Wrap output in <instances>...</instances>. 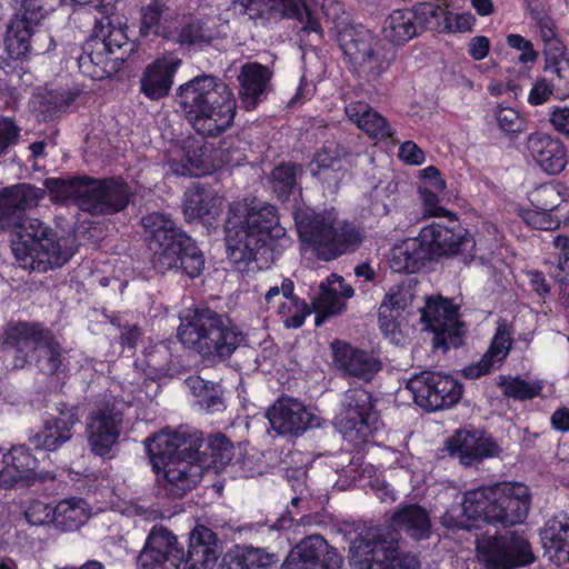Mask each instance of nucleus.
Masks as SVG:
<instances>
[{
	"mask_svg": "<svg viewBox=\"0 0 569 569\" xmlns=\"http://www.w3.org/2000/svg\"><path fill=\"white\" fill-rule=\"evenodd\" d=\"M40 190L30 184H17L0 191V230L18 227L12 251L23 268L47 272L64 266L74 250L63 247L58 233L37 218L24 220L28 208L37 206Z\"/></svg>",
	"mask_w": 569,
	"mask_h": 569,
	"instance_id": "nucleus-1",
	"label": "nucleus"
},
{
	"mask_svg": "<svg viewBox=\"0 0 569 569\" xmlns=\"http://www.w3.org/2000/svg\"><path fill=\"white\" fill-rule=\"evenodd\" d=\"M177 103L196 132L217 138L231 128L237 113V100L230 87L220 78L201 73L180 84Z\"/></svg>",
	"mask_w": 569,
	"mask_h": 569,
	"instance_id": "nucleus-2",
	"label": "nucleus"
},
{
	"mask_svg": "<svg viewBox=\"0 0 569 569\" xmlns=\"http://www.w3.org/2000/svg\"><path fill=\"white\" fill-rule=\"evenodd\" d=\"M222 545L210 528L197 525L189 537L187 556L177 536L162 526H154L149 532L137 558L138 569H213Z\"/></svg>",
	"mask_w": 569,
	"mask_h": 569,
	"instance_id": "nucleus-3",
	"label": "nucleus"
},
{
	"mask_svg": "<svg viewBox=\"0 0 569 569\" xmlns=\"http://www.w3.org/2000/svg\"><path fill=\"white\" fill-rule=\"evenodd\" d=\"M141 224L156 270L161 273L176 270L191 279L202 273L206 263L203 252L169 214L150 212L142 217Z\"/></svg>",
	"mask_w": 569,
	"mask_h": 569,
	"instance_id": "nucleus-4",
	"label": "nucleus"
},
{
	"mask_svg": "<svg viewBox=\"0 0 569 569\" xmlns=\"http://www.w3.org/2000/svg\"><path fill=\"white\" fill-rule=\"evenodd\" d=\"M43 184L54 202L72 200L82 211L92 216L123 212L133 197L131 187L121 176L94 178L74 174L47 178Z\"/></svg>",
	"mask_w": 569,
	"mask_h": 569,
	"instance_id": "nucleus-5",
	"label": "nucleus"
},
{
	"mask_svg": "<svg viewBox=\"0 0 569 569\" xmlns=\"http://www.w3.org/2000/svg\"><path fill=\"white\" fill-rule=\"evenodd\" d=\"M453 223V227H447L433 222L422 228L417 238L395 246L391 251L392 268L398 272L415 273L436 258L458 252L473 259V237L457 222Z\"/></svg>",
	"mask_w": 569,
	"mask_h": 569,
	"instance_id": "nucleus-6",
	"label": "nucleus"
},
{
	"mask_svg": "<svg viewBox=\"0 0 569 569\" xmlns=\"http://www.w3.org/2000/svg\"><path fill=\"white\" fill-rule=\"evenodd\" d=\"M530 505L529 488L523 483L509 482L467 491L462 511L471 519L510 527L527 518Z\"/></svg>",
	"mask_w": 569,
	"mask_h": 569,
	"instance_id": "nucleus-7",
	"label": "nucleus"
},
{
	"mask_svg": "<svg viewBox=\"0 0 569 569\" xmlns=\"http://www.w3.org/2000/svg\"><path fill=\"white\" fill-rule=\"evenodd\" d=\"M296 223L301 241L310 244L325 261L357 251L366 237L362 228L347 220L339 221L331 212L307 209L296 214Z\"/></svg>",
	"mask_w": 569,
	"mask_h": 569,
	"instance_id": "nucleus-8",
	"label": "nucleus"
},
{
	"mask_svg": "<svg viewBox=\"0 0 569 569\" xmlns=\"http://www.w3.org/2000/svg\"><path fill=\"white\" fill-rule=\"evenodd\" d=\"M180 341L202 357H230L241 340V333L226 323L223 316L210 308H196L182 320Z\"/></svg>",
	"mask_w": 569,
	"mask_h": 569,
	"instance_id": "nucleus-9",
	"label": "nucleus"
},
{
	"mask_svg": "<svg viewBox=\"0 0 569 569\" xmlns=\"http://www.w3.org/2000/svg\"><path fill=\"white\" fill-rule=\"evenodd\" d=\"M153 468L162 470L161 490L169 498H182L192 490L201 479V471L187 458L186 448L174 442L167 435H153L144 441Z\"/></svg>",
	"mask_w": 569,
	"mask_h": 569,
	"instance_id": "nucleus-10",
	"label": "nucleus"
},
{
	"mask_svg": "<svg viewBox=\"0 0 569 569\" xmlns=\"http://www.w3.org/2000/svg\"><path fill=\"white\" fill-rule=\"evenodd\" d=\"M476 551L486 569H518L537 560L527 536L516 530L477 539Z\"/></svg>",
	"mask_w": 569,
	"mask_h": 569,
	"instance_id": "nucleus-11",
	"label": "nucleus"
},
{
	"mask_svg": "<svg viewBox=\"0 0 569 569\" xmlns=\"http://www.w3.org/2000/svg\"><path fill=\"white\" fill-rule=\"evenodd\" d=\"M379 425L372 395L360 387L347 390L336 422L342 437L353 446H360L370 441Z\"/></svg>",
	"mask_w": 569,
	"mask_h": 569,
	"instance_id": "nucleus-12",
	"label": "nucleus"
},
{
	"mask_svg": "<svg viewBox=\"0 0 569 569\" xmlns=\"http://www.w3.org/2000/svg\"><path fill=\"white\" fill-rule=\"evenodd\" d=\"M415 402L427 411H437L457 405L463 392L462 385L451 376L423 370L413 373L406 383Z\"/></svg>",
	"mask_w": 569,
	"mask_h": 569,
	"instance_id": "nucleus-13",
	"label": "nucleus"
},
{
	"mask_svg": "<svg viewBox=\"0 0 569 569\" xmlns=\"http://www.w3.org/2000/svg\"><path fill=\"white\" fill-rule=\"evenodd\" d=\"M397 547L395 531L388 527H370L351 540L348 559L355 569H386Z\"/></svg>",
	"mask_w": 569,
	"mask_h": 569,
	"instance_id": "nucleus-14",
	"label": "nucleus"
},
{
	"mask_svg": "<svg viewBox=\"0 0 569 569\" xmlns=\"http://www.w3.org/2000/svg\"><path fill=\"white\" fill-rule=\"evenodd\" d=\"M421 321L431 330L433 348L443 352L449 348L462 345L465 323L459 320V309L450 300L442 297H429L421 308Z\"/></svg>",
	"mask_w": 569,
	"mask_h": 569,
	"instance_id": "nucleus-15",
	"label": "nucleus"
},
{
	"mask_svg": "<svg viewBox=\"0 0 569 569\" xmlns=\"http://www.w3.org/2000/svg\"><path fill=\"white\" fill-rule=\"evenodd\" d=\"M124 44L126 34L121 30H110L102 38L96 36L87 43L91 50L80 56L79 67L93 79L111 78L127 60L124 52L118 54Z\"/></svg>",
	"mask_w": 569,
	"mask_h": 569,
	"instance_id": "nucleus-16",
	"label": "nucleus"
},
{
	"mask_svg": "<svg viewBox=\"0 0 569 569\" xmlns=\"http://www.w3.org/2000/svg\"><path fill=\"white\" fill-rule=\"evenodd\" d=\"M123 412L113 403L92 411L87 422V438L91 452L102 459H111L122 431Z\"/></svg>",
	"mask_w": 569,
	"mask_h": 569,
	"instance_id": "nucleus-17",
	"label": "nucleus"
},
{
	"mask_svg": "<svg viewBox=\"0 0 569 569\" xmlns=\"http://www.w3.org/2000/svg\"><path fill=\"white\" fill-rule=\"evenodd\" d=\"M49 329L43 322L27 320L10 321L3 327L0 348L13 353V368L22 369L30 362V353L37 351Z\"/></svg>",
	"mask_w": 569,
	"mask_h": 569,
	"instance_id": "nucleus-18",
	"label": "nucleus"
},
{
	"mask_svg": "<svg viewBox=\"0 0 569 569\" xmlns=\"http://www.w3.org/2000/svg\"><path fill=\"white\" fill-rule=\"evenodd\" d=\"M342 556L320 535L300 540L288 553L280 569H340Z\"/></svg>",
	"mask_w": 569,
	"mask_h": 569,
	"instance_id": "nucleus-19",
	"label": "nucleus"
},
{
	"mask_svg": "<svg viewBox=\"0 0 569 569\" xmlns=\"http://www.w3.org/2000/svg\"><path fill=\"white\" fill-rule=\"evenodd\" d=\"M226 246L233 268L241 273L249 271V199L229 206L226 223Z\"/></svg>",
	"mask_w": 569,
	"mask_h": 569,
	"instance_id": "nucleus-20",
	"label": "nucleus"
},
{
	"mask_svg": "<svg viewBox=\"0 0 569 569\" xmlns=\"http://www.w3.org/2000/svg\"><path fill=\"white\" fill-rule=\"evenodd\" d=\"M295 18L303 26L305 32H315L322 38V29L311 7L302 0H251V20H280Z\"/></svg>",
	"mask_w": 569,
	"mask_h": 569,
	"instance_id": "nucleus-21",
	"label": "nucleus"
},
{
	"mask_svg": "<svg viewBox=\"0 0 569 569\" xmlns=\"http://www.w3.org/2000/svg\"><path fill=\"white\" fill-rule=\"evenodd\" d=\"M57 411L58 416L47 419L42 429L30 438L36 449L57 451L71 440L73 428L80 421V405L60 401Z\"/></svg>",
	"mask_w": 569,
	"mask_h": 569,
	"instance_id": "nucleus-22",
	"label": "nucleus"
},
{
	"mask_svg": "<svg viewBox=\"0 0 569 569\" xmlns=\"http://www.w3.org/2000/svg\"><path fill=\"white\" fill-rule=\"evenodd\" d=\"M450 456L459 459L463 466H472L486 458L498 455L496 441L481 430L459 429L446 441Z\"/></svg>",
	"mask_w": 569,
	"mask_h": 569,
	"instance_id": "nucleus-23",
	"label": "nucleus"
},
{
	"mask_svg": "<svg viewBox=\"0 0 569 569\" xmlns=\"http://www.w3.org/2000/svg\"><path fill=\"white\" fill-rule=\"evenodd\" d=\"M182 61L173 54L154 59L140 78V92L151 101H159L170 94L173 79Z\"/></svg>",
	"mask_w": 569,
	"mask_h": 569,
	"instance_id": "nucleus-24",
	"label": "nucleus"
},
{
	"mask_svg": "<svg viewBox=\"0 0 569 569\" xmlns=\"http://www.w3.org/2000/svg\"><path fill=\"white\" fill-rule=\"evenodd\" d=\"M266 417L279 435L300 436L310 426L313 415L298 400L282 397L268 409Z\"/></svg>",
	"mask_w": 569,
	"mask_h": 569,
	"instance_id": "nucleus-25",
	"label": "nucleus"
},
{
	"mask_svg": "<svg viewBox=\"0 0 569 569\" xmlns=\"http://www.w3.org/2000/svg\"><path fill=\"white\" fill-rule=\"evenodd\" d=\"M333 362L345 375L369 382L382 369L381 360L373 353L339 341L332 343Z\"/></svg>",
	"mask_w": 569,
	"mask_h": 569,
	"instance_id": "nucleus-26",
	"label": "nucleus"
},
{
	"mask_svg": "<svg viewBox=\"0 0 569 569\" xmlns=\"http://www.w3.org/2000/svg\"><path fill=\"white\" fill-rule=\"evenodd\" d=\"M181 445L186 448L187 458L191 459L200 471L222 470L232 458L233 446L230 439L220 432L211 435L197 447L191 445L187 447L186 442Z\"/></svg>",
	"mask_w": 569,
	"mask_h": 569,
	"instance_id": "nucleus-27",
	"label": "nucleus"
},
{
	"mask_svg": "<svg viewBox=\"0 0 569 569\" xmlns=\"http://www.w3.org/2000/svg\"><path fill=\"white\" fill-rule=\"evenodd\" d=\"M353 293L352 287L346 283L341 276L331 273L320 283L319 293L312 301L317 310L315 325L320 327L329 316L341 313L346 309V303L340 298L348 299Z\"/></svg>",
	"mask_w": 569,
	"mask_h": 569,
	"instance_id": "nucleus-28",
	"label": "nucleus"
},
{
	"mask_svg": "<svg viewBox=\"0 0 569 569\" xmlns=\"http://www.w3.org/2000/svg\"><path fill=\"white\" fill-rule=\"evenodd\" d=\"M223 197L210 184L192 183L183 194L182 210L187 220L209 221L221 212Z\"/></svg>",
	"mask_w": 569,
	"mask_h": 569,
	"instance_id": "nucleus-29",
	"label": "nucleus"
},
{
	"mask_svg": "<svg viewBox=\"0 0 569 569\" xmlns=\"http://www.w3.org/2000/svg\"><path fill=\"white\" fill-rule=\"evenodd\" d=\"M214 39L217 34L208 22L192 14L183 16L178 26L164 33V40L187 49L202 50L211 46Z\"/></svg>",
	"mask_w": 569,
	"mask_h": 569,
	"instance_id": "nucleus-30",
	"label": "nucleus"
},
{
	"mask_svg": "<svg viewBox=\"0 0 569 569\" xmlns=\"http://www.w3.org/2000/svg\"><path fill=\"white\" fill-rule=\"evenodd\" d=\"M390 530L397 533L405 532L409 538L421 541L431 536L432 523L428 510L417 503L400 506L390 518Z\"/></svg>",
	"mask_w": 569,
	"mask_h": 569,
	"instance_id": "nucleus-31",
	"label": "nucleus"
},
{
	"mask_svg": "<svg viewBox=\"0 0 569 569\" xmlns=\"http://www.w3.org/2000/svg\"><path fill=\"white\" fill-rule=\"evenodd\" d=\"M37 351V365L40 371L63 385L70 375V361L66 349H63L52 329H49Z\"/></svg>",
	"mask_w": 569,
	"mask_h": 569,
	"instance_id": "nucleus-32",
	"label": "nucleus"
},
{
	"mask_svg": "<svg viewBox=\"0 0 569 569\" xmlns=\"http://www.w3.org/2000/svg\"><path fill=\"white\" fill-rule=\"evenodd\" d=\"M527 148L537 163L549 174L560 173L565 169L566 149L559 139L535 132L529 136Z\"/></svg>",
	"mask_w": 569,
	"mask_h": 569,
	"instance_id": "nucleus-33",
	"label": "nucleus"
},
{
	"mask_svg": "<svg viewBox=\"0 0 569 569\" xmlns=\"http://www.w3.org/2000/svg\"><path fill=\"white\" fill-rule=\"evenodd\" d=\"M511 336L512 331L510 326L505 321L499 322L488 351L482 356L479 362L466 367L462 370L463 376L469 379H477L489 373L495 368L496 363H501L510 351L512 345Z\"/></svg>",
	"mask_w": 569,
	"mask_h": 569,
	"instance_id": "nucleus-34",
	"label": "nucleus"
},
{
	"mask_svg": "<svg viewBox=\"0 0 569 569\" xmlns=\"http://www.w3.org/2000/svg\"><path fill=\"white\" fill-rule=\"evenodd\" d=\"M169 166L174 174L182 177H202L212 169L204 144L193 138L183 140L180 159H171Z\"/></svg>",
	"mask_w": 569,
	"mask_h": 569,
	"instance_id": "nucleus-35",
	"label": "nucleus"
},
{
	"mask_svg": "<svg viewBox=\"0 0 569 569\" xmlns=\"http://www.w3.org/2000/svg\"><path fill=\"white\" fill-rule=\"evenodd\" d=\"M80 94L81 91L78 89L46 87L33 96L34 110L43 121H53L67 113Z\"/></svg>",
	"mask_w": 569,
	"mask_h": 569,
	"instance_id": "nucleus-36",
	"label": "nucleus"
},
{
	"mask_svg": "<svg viewBox=\"0 0 569 569\" xmlns=\"http://www.w3.org/2000/svg\"><path fill=\"white\" fill-rule=\"evenodd\" d=\"M345 112L350 121L371 138L387 139L392 136L387 119L365 101H351Z\"/></svg>",
	"mask_w": 569,
	"mask_h": 569,
	"instance_id": "nucleus-37",
	"label": "nucleus"
},
{
	"mask_svg": "<svg viewBox=\"0 0 569 569\" xmlns=\"http://www.w3.org/2000/svg\"><path fill=\"white\" fill-rule=\"evenodd\" d=\"M396 60V49L378 40L370 52L358 61L353 68L358 76L367 81L378 80Z\"/></svg>",
	"mask_w": 569,
	"mask_h": 569,
	"instance_id": "nucleus-38",
	"label": "nucleus"
},
{
	"mask_svg": "<svg viewBox=\"0 0 569 569\" xmlns=\"http://www.w3.org/2000/svg\"><path fill=\"white\" fill-rule=\"evenodd\" d=\"M51 516L54 526L62 531L78 530L87 522V502L82 498L71 497L60 500L54 508L50 509L46 518Z\"/></svg>",
	"mask_w": 569,
	"mask_h": 569,
	"instance_id": "nucleus-39",
	"label": "nucleus"
},
{
	"mask_svg": "<svg viewBox=\"0 0 569 569\" xmlns=\"http://www.w3.org/2000/svg\"><path fill=\"white\" fill-rule=\"evenodd\" d=\"M377 41L362 26H349L338 33L339 47L352 66L366 57Z\"/></svg>",
	"mask_w": 569,
	"mask_h": 569,
	"instance_id": "nucleus-40",
	"label": "nucleus"
},
{
	"mask_svg": "<svg viewBox=\"0 0 569 569\" xmlns=\"http://www.w3.org/2000/svg\"><path fill=\"white\" fill-rule=\"evenodd\" d=\"M382 32L389 42L402 46L420 34L416 16L410 9L392 11L385 21Z\"/></svg>",
	"mask_w": 569,
	"mask_h": 569,
	"instance_id": "nucleus-41",
	"label": "nucleus"
},
{
	"mask_svg": "<svg viewBox=\"0 0 569 569\" xmlns=\"http://www.w3.org/2000/svg\"><path fill=\"white\" fill-rule=\"evenodd\" d=\"M286 233L279 223V217L274 206L257 203L251 200V238L264 237L279 239Z\"/></svg>",
	"mask_w": 569,
	"mask_h": 569,
	"instance_id": "nucleus-42",
	"label": "nucleus"
},
{
	"mask_svg": "<svg viewBox=\"0 0 569 569\" xmlns=\"http://www.w3.org/2000/svg\"><path fill=\"white\" fill-rule=\"evenodd\" d=\"M528 11L532 20H535L539 34L545 43L543 53L545 57L548 53H552L556 49L559 51L566 50L561 43L555 20L548 14V12L537 1H528Z\"/></svg>",
	"mask_w": 569,
	"mask_h": 569,
	"instance_id": "nucleus-43",
	"label": "nucleus"
},
{
	"mask_svg": "<svg viewBox=\"0 0 569 569\" xmlns=\"http://www.w3.org/2000/svg\"><path fill=\"white\" fill-rule=\"evenodd\" d=\"M189 386L198 398V403L208 413L219 412L226 409L223 391L219 383H213L201 377L190 378Z\"/></svg>",
	"mask_w": 569,
	"mask_h": 569,
	"instance_id": "nucleus-44",
	"label": "nucleus"
},
{
	"mask_svg": "<svg viewBox=\"0 0 569 569\" xmlns=\"http://www.w3.org/2000/svg\"><path fill=\"white\" fill-rule=\"evenodd\" d=\"M33 32L31 28L23 24V21L10 20L4 34V47L11 59L18 60L27 57L31 50Z\"/></svg>",
	"mask_w": 569,
	"mask_h": 569,
	"instance_id": "nucleus-45",
	"label": "nucleus"
},
{
	"mask_svg": "<svg viewBox=\"0 0 569 569\" xmlns=\"http://www.w3.org/2000/svg\"><path fill=\"white\" fill-rule=\"evenodd\" d=\"M293 282L290 279H283L280 290L284 298L288 299V302L282 303L279 307V315L284 316L286 310L289 312L291 309H295V315L287 317L283 321V326L288 329H297L300 328L307 316L311 313V310L308 303L297 296L293 295Z\"/></svg>",
	"mask_w": 569,
	"mask_h": 569,
	"instance_id": "nucleus-46",
	"label": "nucleus"
},
{
	"mask_svg": "<svg viewBox=\"0 0 569 569\" xmlns=\"http://www.w3.org/2000/svg\"><path fill=\"white\" fill-rule=\"evenodd\" d=\"M550 52L545 57V71L550 73L552 88L561 98L569 97V58L566 50Z\"/></svg>",
	"mask_w": 569,
	"mask_h": 569,
	"instance_id": "nucleus-47",
	"label": "nucleus"
},
{
	"mask_svg": "<svg viewBox=\"0 0 569 569\" xmlns=\"http://www.w3.org/2000/svg\"><path fill=\"white\" fill-rule=\"evenodd\" d=\"M166 9L163 0H151L147 6L141 8V20L139 33L147 38L150 36L164 39V33L170 31V27L160 22L162 13Z\"/></svg>",
	"mask_w": 569,
	"mask_h": 569,
	"instance_id": "nucleus-48",
	"label": "nucleus"
},
{
	"mask_svg": "<svg viewBox=\"0 0 569 569\" xmlns=\"http://www.w3.org/2000/svg\"><path fill=\"white\" fill-rule=\"evenodd\" d=\"M302 172V166L293 162H282L271 171L272 189L279 199H288L297 187V178Z\"/></svg>",
	"mask_w": 569,
	"mask_h": 569,
	"instance_id": "nucleus-49",
	"label": "nucleus"
},
{
	"mask_svg": "<svg viewBox=\"0 0 569 569\" xmlns=\"http://www.w3.org/2000/svg\"><path fill=\"white\" fill-rule=\"evenodd\" d=\"M2 463H10L24 479H32L37 475L40 461L26 445H16L2 455Z\"/></svg>",
	"mask_w": 569,
	"mask_h": 569,
	"instance_id": "nucleus-50",
	"label": "nucleus"
},
{
	"mask_svg": "<svg viewBox=\"0 0 569 569\" xmlns=\"http://www.w3.org/2000/svg\"><path fill=\"white\" fill-rule=\"evenodd\" d=\"M416 16L420 33L425 30H438L445 26L447 9L437 2H421L410 9Z\"/></svg>",
	"mask_w": 569,
	"mask_h": 569,
	"instance_id": "nucleus-51",
	"label": "nucleus"
},
{
	"mask_svg": "<svg viewBox=\"0 0 569 569\" xmlns=\"http://www.w3.org/2000/svg\"><path fill=\"white\" fill-rule=\"evenodd\" d=\"M272 77L273 70L270 67L251 61V109L272 91Z\"/></svg>",
	"mask_w": 569,
	"mask_h": 569,
	"instance_id": "nucleus-52",
	"label": "nucleus"
},
{
	"mask_svg": "<svg viewBox=\"0 0 569 569\" xmlns=\"http://www.w3.org/2000/svg\"><path fill=\"white\" fill-rule=\"evenodd\" d=\"M498 386L503 389V395L515 400H530L541 393L542 386L539 382L530 383L520 377H500Z\"/></svg>",
	"mask_w": 569,
	"mask_h": 569,
	"instance_id": "nucleus-53",
	"label": "nucleus"
},
{
	"mask_svg": "<svg viewBox=\"0 0 569 569\" xmlns=\"http://www.w3.org/2000/svg\"><path fill=\"white\" fill-rule=\"evenodd\" d=\"M417 282L413 280L402 281L389 289L382 302L400 312L413 302Z\"/></svg>",
	"mask_w": 569,
	"mask_h": 569,
	"instance_id": "nucleus-54",
	"label": "nucleus"
},
{
	"mask_svg": "<svg viewBox=\"0 0 569 569\" xmlns=\"http://www.w3.org/2000/svg\"><path fill=\"white\" fill-rule=\"evenodd\" d=\"M531 204L539 210L551 212L561 202L560 192L550 183H545L530 193Z\"/></svg>",
	"mask_w": 569,
	"mask_h": 569,
	"instance_id": "nucleus-55",
	"label": "nucleus"
},
{
	"mask_svg": "<svg viewBox=\"0 0 569 569\" xmlns=\"http://www.w3.org/2000/svg\"><path fill=\"white\" fill-rule=\"evenodd\" d=\"M221 150L228 164L242 166L247 161L249 141L241 139L239 136L229 137L222 140Z\"/></svg>",
	"mask_w": 569,
	"mask_h": 569,
	"instance_id": "nucleus-56",
	"label": "nucleus"
},
{
	"mask_svg": "<svg viewBox=\"0 0 569 569\" xmlns=\"http://www.w3.org/2000/svg\"><path fill=\"white\" fill-rule=\"evenodd\" d=\"M543 538L551 541L557 551H563L569 539V522H562L558 519H551L546 523ZM569 561V547L567 550Z\"/></svg>",
	"mask_w": 569,
	"mask_h": 569,
	"instance_id": "nucleus-57",
	"label": "nucleus"
},
{
	"mask_svg": "<svg viewBox=\"0 0 569 569\" xmlns=\"http://www.w3.org/2000/svg\"><path fill=\"white\" fill-rule=\"evenodd\" d=\"M254 247L251 248V262H254L258 270L270 268L274 261L273 241L274 239L257 237Z\"/></svg>",
	"mask_w": 569,
	"mask_h": 569,
	"instance_id": "nucleus-58",
	"label": "nucleus"
},
{
	"mask_svg": "<svg viewBox=\"0 0 569 569\" xmlns=\"http://www.w3.org/2000/svg\"><path fill=\"white\" fill-rule=\"evenodd\" d=\"M493 117L499 129L506 133H518L523 129L519 112L512 108L498 106L493 111Z\"/></svg>",
	"mask_w": 569,
	"mask_h": 569,
	"instance_id": "nucleus-59",
	"label": "nucleus"
},
{
	"mask_svg": "<svg viewBox=\"0 0 569 569\" xmlns=\"http://www.w3.org/2000/svg\"><path fill=\"white\" fill-rule=\"evenodd\" d=\"M520 216L528 226L538 230H555L560 226V220L552 217L549 211L535 208L522 210Z\"/></svg>",
	"mask_w": 569,
	"mask_h": 569,
	"instance_id": "nucleus-60",
	"label": "nucleus"
},
{
	"mask_svg": "<svg viewBox=\"0 0 569 569\" xmlns=\"http://www.w3.org/2000/svg\"><path fill=\"white\" fill-rule=\"evenodd\" d=\"M43 17V8L38 0H23L19 13L14 14L11 21H23L26 27L34 31Z\"/></svg>",
	"mask_w": 569,
	"mask_h": 569,
	"instance_id": "nucleus-61",
	"label": "nucleus"
},
{
	"mask_svg": "<svg viewBox=\"0 0 569 569\" xmlns=\"http://www.w3.org/2000/svg\"><path fill=\"white\" fill-rule=\"evenodd\" d=\"M217 569H249V547L236 545L222 556Z\"/></svg>",
	"mask_w": 569,
	"mask_h": 569,
	"instance_id": "nucleus-62",
	"label": "nucleus"
},
{
	"mask_svg": "<svg viewBox=\"0 0 569 569\" xmlns=\"http://www.w3.org/2000/svg\"><path fill=\"white\" fill-rule=\"evenodd\" d=\"M507 44L512 49L521 51L518 58L520 63H533L539 57L538 51L533 48V43L521 34L511 33L507 36Z\"/></svg>",
	"mask_w": 569,
	"mask_h": 569,
	"instance_id": "nucleus-63",
	"label": "nucleus"
},
{
	"mask_svg": "<svg viewBox=\"0 0 569 569\" xmlns=\"http://www.w3.org/2000/svg\"><path fill=\"white\" fill-rule=\"evenodd\" d=\"M280 557L268 548L251 546V569H277Z\"/></svg>",
	"mask_w": 569,
	"mask_h": 569,
	"instance_id": "nucleus-64",
	"label": "nucleus"
}]
</instances>
